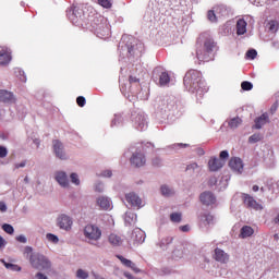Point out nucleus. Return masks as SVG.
I'll return each mask as SVG.
<instances>
[{"instance_id": "nucleus-46", "label": "nucleus", "mask_w": 279, "mask_h": 279, "mask_svg": "<svg viewBox=\"0 0 279 279\" xmlns=\"http://www.w3.org/2000/svg\"><path fill=\"white\" fill-rule=\"evenodd\" d=\"M76 104L77 106H80V108H84V106H86V98H84L83 96H78L76 98Z\"/></svg>"}, {"instance_id": "nucleus-32", "label": "nucleus", "mask_w": 279, "mask_h": 279, "mask_svg": "<svg viewBox=\"0 0 279 279\" xmlns=\"http://www.w3.org/2000/svg\"><path fill=\"white\" fill-rule=\"evenodd\" d=\"M186 171H191L192 173H197L199 175V171H202V168L199 165L193 162L186 166Z\"/></svg>"}, {"instance_id": "nucleus-64", "label": "nucleus", "mask_w": 279, "mask_h": 279, "mask_svg": "<svg viewBox=\"0 0 279 279\" xmlns=\"http://www.w3.org/2000/svg\"><path fill=\"white\" fill-rule=\"evenodd\" d=\"M210 184H217V179H210Z\"/></svg>"}, {"instance_id": "nucleus-17", "label": "nucleus", "mask_w": 279, "mask_h": 279, "mask_svg": "<svg viewBox=\"0 0 279 279\" xmlns=\"http://www.w3.org/2000/svg\"><path fill=\"white\" fill-rule=\"evenodd\" d=\"M96 204L101 210H112V201L108 196H99Z\"/></svg>"}, {"instance_id": "nucleus-51", "label": "nucleus", "mask_w": 279, "mask_h": 279, "mask_svg": "<svg viewBox=\"0 0 279 279\" xmlns=\"http://www.w3.org/2000/svg\"><path fill=\"white\" fill-rule=\"evenodd\" d=\"M101 178H112V171L111 170H105L101 172Z\"/></svg>"}, {"instance_id": "nucleus-12", "label": "nucleus", "mask_w": 279, "mask_h": 279, "mask_svg": "<svg viewBox=\"0 0 279 279\" xmlns=\"http://www.w3.org/2000/svg\"><path fill=\"white\" fill-rule=\"evenodd\" d=\"M82 9L80 7H73L68 11V19L73 23V25H77L80 23V19L83 16Z\"/></svg>"}, {"instance_id": "nucleus-4", "label": "nucleus", "mask_w": 279, "mask_h": 279, "mask_svg": "<svg viewBox=\"0 0 279 279\" xmlns=\"http://www.w3.org/2000/svg\"><path fill=\"white\" fill-rule=\"evenodd\" d=\"M83 234L90 245H95L96 241L101 239V229L96 225H87L83 230Z\"/></svg>"}, {"instance_id": "nucleus-20", "label": "nucleus", "mask_w": 279, "mask_h": 279, "mask_svg": "<svg viewBox=\"0 0 279 279\" xmlns=\"http://www.w3.org/2000/svg\"><path fill=\"white\" fill-rule=\"evenodd\" d=\"M0 101H2V104H14L16 98H14V94H12V92L0 89Z\"/></svg>"}, {"instance_id": "nucleus-29", "label": "nucleus", "mask_w": 279, "mask_h": 279, "mask_svg": "<svg viewBox=\"0 0 279 279\" xmlns=\"http://www.w3.org/2000/svg\"><path fill=\"white\" fill-rule=\"evenodd\" d=\"M252 234H254V229L250 226H244L242 229H241V233H240V236L242 239H247V236H252Z\"/></svg>"}, {"instance_id": "nucleus-61", "label": "nucleus", "mask_w": 279, "mask_h": 279, "mask_svg": "<svg viewBox=\"0 0 279 279\" xmlns=\"http://www.w3.org/2000/svg\"><path fill=\"white\" fill-rule=\"evenodd\" d=\"M130 82L131 83L138 82V78L135 76H130Z\"/></svg>"}, {"instance_id": "nucleus-1", "label": "nucleus", "mask_w": 279, "mask_h": 279, "mask_svg": "<svg viewBox=\"0 0 279 279\" xmlns=\"http://www.w3.org/2000/svg\"><path fill=\"white\" fill-rule=\"evenodd\" d=\"M183 84L190 93H196L199 97L204 96V93H208L206 83L202 81V73L197 70H190L185 73Z\"/></svg>"}, {"instance_id": "nucleus-23", "label": "nucleus", "mask_w": 279, "mask_h": 279, "mask_svg": "<svg viewBox=\"0 0 279 279\" xmlns=\"http://www.w3.org/2000/svg\"><path fill=\"white\" fill-rule=\"evenodd\" d=\"M108 243H110L112 247H121V245H123V240L121 239V235L111 233L108 236Z\"/></svg>"}, {"instance_id": "nucleus-53", "label": "nucleus", "mask_w": 279, "mask_h": 279, "mask_svg": "<svg viewBox=\"0 0 279 279\" xmlns=\"http://www.w3.org/2000/svg\"><path fill=\"white\" fill-rule=\"evenodd\" d=\"M230 154L228 153V150L220 151V160H226V158H228Z\"/></svg>"}, {"instance_id": "nucleus-18", "label": "nucleus", "mask_w": 279, "mask_h": 279, "mask_svg": "<svg viewBox=\"0 0 279 279\" xmlns=\"http://www.w3.org/2000/svg\"><path fill=\"white\" fill-rule=\"evenodd\" d=\"M199 199L204 206H213V204L217 202V198L213 192H203L199 196Z\"/></svg>"}, {"instance_id": "nucleus-5", "label": "nucleus", "mask_w": 279, "mask_h": 279, "mask_svg": "<svg viewBox=\"0 0 279 279\" xmlns=\"http://www.w3.org/2000/svg\"><path fill=\"white\" fill-rule=\"evenodd\" d=\"M204 47H205L206 53L203 54L202 52L197 51L196 56L198 60H201L202 62H208V60H210V57L208 56V53H213L215 51L217 44H215V40L208 38L205 40Z\"/></svg>"}, {"instance_id": "nucleus-13", "label": "nucleus", "mask_w": 279, "mask_h": 279, "mask_svg": "<svg viewBox=\"0 0 279 279\" xmlns=\"http://www.w3.org/2000/svg\"><path fill=\"white\" fill-rule=\"evenodd\" d=\"M243 202L246 208H252L253 210H263V206L250 194H243Z\"/></svg>"}, {"instance_id": "nucleus-49", "label": "nucleus", "mask_w": 279, "mask_h": 279, "mask_svg": "<svg viewBox=\"0 0 279 279\" xmlns=\"http://www.w3.org/2000/svg\"><path fill=\"white\" fill-rule=\"evenodd\" d=\"M153 165L154 167H161L162 166V159H160L159 157H156L153 159Z\"/></svg>"}, {"instance_id": "nucleus-56", "label": "nucleus", "mask_w": 279, "mask_h": 279, "mask_svg": "<svg viewBox=\"0 0 279 279\" xmlns=\"http://www.w3.org/2000/svg\"><path fill=\"white\" fill-rule=\"evenodd\" d=\"M117 123H121V118L116 116V118L111 122V125H117Z\"/></svg>"}, {"instance_id": "nucleus-6", "label": "nucleus", "mask_w": 279, "mask_h": 279, "mask_svg": "<svg viewBox=\"0 0 279 279\" xmlns=\"http://www.w3.org/2000/svg\"><path fill=\"white\" fill-rule=\"evenodd\" d=\"M142 243H145V231L141 228H135L129 238V245L137 247V245H142Z\"/></svg>"}, {"instance_id": "nucleus-38", "label": "nucleus", "mask_w": 279, "mask_h": 279, "mask_svg": "<svg viewBox=\"0 0 279 279\" xmlns=\"http://www.w3.org/2000/svg\"><path fill=\"white\" fill-rule=\"evenodd\" d=\"M170 219L173 221V223H180V221H182V214L173 213L170 215Z\"/></svg>"}, {"instance_id": "nucleus-54", "label": "nucleus", "mask_w": 279, "mask_h": 279, "mask_svg": "<svg viewBox=\"0 0 279 279\" xmlns=\"http://www.w3.org/2000/svg\"><path fill=\"white\" fill-rule=\"evenodd\" d=\"M5 245H8V242L5 241V239H3V236L0 235V250H3Z\"/></svg>"}, {"instance_id": "nucleus-45", "label": "nucleus", "mask_w": 279, "mask_h": 279, "mask_svg": "<svg viewBox=\"0 0 279 279\" xmlns=\"http://www.w3.org/2000/svg\"><path fill=\"white\" fill-rule=\"evenodd\" d=\"M207 19L211 23H217V15L215 14V11H208Z\"/></svg>"}, {"instance_id": "nucleus-37", "label": "nucleus", "mask_w": 279, "mask_h": 279, "mask_svg": "<svg viewBox=\"0 0 279 279\" xmlns=\"http://www.w3.org/2000/svg\"><path fill=\"white\" fill-rule=\"evenodd\" d=\"M76 278L78 279H88V271L80 268L76 270Z\"/></svg>"}, {"instance_id": "nucleus-11", "label": "nucleus", "mask_w": 279, "mask_h": 279, "mask_svg": "<svg viewBox=\"0 0 279 279\" xmlns=\"http://www.w3.org/2000/svg\"><path fill=\"white\" fill-rule=\"evenodd\" d=\"M52 145L53 151L59 160H69V155L64 151V144H62V142L54 140Z\"/></svg>"}, {"instance_id": "nucleus-57", "label": "nucleus", "mask_w": 279, "mask_h": 279, "mask_svg": "<svg viewBox=\"0 0 279 279\" xmlns=\"http://www.w3.org/2000/svg\"><path fill=\"white\" fill-rule=\"evenodd\" d=\"M180 230L182 232H189V230H191V228L189 227V225H185V226L180 227Z\"/></svg>"}, {"instance_id": "nucleus-36", "label": "nucleus", "mask_w": 279, "mask_h": 279, "mask_svg": "<svg viewBox=\"0 0 279 279\" xmlns=\"http://www.w3.org/2000/svg\"><path fill=\"white\" fill-rule=\"evenodd\" d=\"M70 180L75 186H80L81 181H80V175L75 172L70 174Z\"/></svg>"}, {"instance_id": "nucleus-47", "label": "nucleus", "mask_w": 279, "mask_h": 279, "mask_svg": "<svg viewBox=\"0 0 279 279\" xmlns=\"http://www.w3.org/2000/svg\"><path fill=\"white\" fill-rule=\"evenodd\" d=\"M258 56V52L254 49H251L246 52V58H250L251 60H254Z\"/></svg>"}, {"instance_id": "nucleus-24", "label": "nucleus", "mask_w": 279, "mask_h": 279, "mask_svg": "<svg viewBox=\"0 0 279 279\" xmlns=\"http://www.w3.org/2000/svg\"><path fill=\"white\" fill-rule=\"evenodd\" d=\"M215 259L218 260V263H228V260H230V255H228V253H225L221 248H216Z\"/></svg>"}, {"instance_id": "nucleus-35", "label": "nucleus", "mask_w": 279, "mask_h": 279, "mask_svg": "<svg viewBox=\"0 0 279 279\" xmlns=\"http://www.w3.org/2000/svg\"><path fill=\"white\" fill-rule=\"evenodd\" d=\"M260 141H263V135H260V133H255L248 137V143L252 144L258 143Z\"/></svg>"}, {"instance_id": "nucleus-25", "label": "nucleus", "mask_w": 279, "mask_h": 279, "mask_svg": "<svg viewBox=\"0 0 279 279\" xmlns=\"http://www.w3.org/2000/svg\"><path fill=\"white\" fill-rule=\"evenodd\" d=\"M185 252L186 247H184V245L175 246V248L172 251V257L174 260H180V258H184Z\"/></svg>"}, {"instance_id": "nucleus-48", "label": "nucleus", "mask_w": 279, "mask_h": 279, "mask_svg": "<svg viewBox=\"0 0 279 279\" xmlns=\"http://www.w3.org/2000/svg\"><path fill=\"white\" fill-rule=\"evenodd\" d=\"M95 191L97 193H104V184L101 182H96L95 183Z\"/></svg>"}, {"instance_id": "nucleus-10", "label": "nucleus", "mask_w": 279, "mask_h": 279, "mask_svg": "<svg viewBox=\"0 0 279 279\" xmlns=\"http://www.w3.org/2000/svg\"><path fill=\"white\" fill-rule=\"evenodd\" d=\"M125 199L132 208H143V198L134 192L125 194Z\"/></svg>"}, {"instance_id": "nucleus-3", "label": "nucleus", "mask_w": 279, "mask_h": 279, "mask_svg": "<svg viewBox=\"0 0 279 279\" xmlns=\"http://www.w3.org/2000/svg\"><path fill=\"white\" fill-rule=\"evenodd\" d=\"M93 27L95 29L98 38H108L110 36V24L108 23V19L99 15L95 17Z\"/></svg>"}, {"instance_id": "nucleus-26", "label": "nucleus", "mask_w": 279, "mask_h": 279, "mask_svg": "<svg viewBox=\"0 0 279 279\" xmlns=\"http://www.w3.org/2000/svg\"><path fill=\"white\" fill-rule=\"evenodd\" d=\"M171 243H173V238L167 236V238H162V239L157 243V246L160 247V250H161L162 252H167V250H169V245H171Z\"/></svg>"}, {"instance_id": "nucleus-58", "label": "nucleus", "mask_w": 279, "mask_h": 279, "mask_svg": "<svg viewBox=\"0 0 279 279\" xmlns=\"http://www.w3.org/2000/svg\"><path fill=\"white\" fill-rule=\"evenodd\" d=\"M123 276H125V278H128V279H134V276H132V274H130L128 271H124Z\"/></svg>"}, {"instance_id": "nucleus-40", "label": "nucleus", "mask_w": 279, "mask_h": 279, "mask_svg": "<svg viewBox=\"0 0 279 279\" xmlns=\"http://www.w3.org/2000/svg\"><path fill=\"white\" fill-rule=\"evenodd\" d=\"M47 241H49L50 243H59L60 239L58 238V235L52 234V233H48L46 235Z\"/></svg>"}, {"instance_id": "nucleus-33", "label": "nucleus", "mask_w": 279, "mask_h": 279, "mask_svg": "<svg viewBox=\"0 0 279 279\" xmlns=\"http://www.w3.org/2000/svg\"><path fill=\"white\" fill-rule=\"evenodd\" d=\"M1 263H3L4 267L11 271H21V267L16 264L7 263L4 259H1Z\"/></svg>"}, {"instance_id": "nucleus-21", "label": "nucleus", "mask_w": 279, "mask_h": 279, "mask_svg": "<svg viewBox=\"0 0 279 279\" xmlns=\"http://www.w3.org/2000/svg\"><path fill=\"white\" fill-rule=\"evenodd\" d=\"M269 123V114L263 113L260 117L255 119V124L253 125L254 130H263L264 125Z\"/></svg>"}, {"instance_id": "nucleus-9", "label": "nucleus", "mask_w": 279, "mask_h": 279, "mask_svg": "<svg viewBox=\"0 0 279 279\" xmlns=\"http://www.w3.org/2000/svg\"><path fill=\"white\" fill-rule=\"evenodd\" d=\"M57 226L60 228V230H65V232H69L73 226V219H71L70 216L62 214L57 218Z\"/></svg>"}, {"instance_id": "nucleus-2", "label": "nucleus", "mask_w": 279, "mask_h": 279, "mask_svg": "<svg viewBox=\"0 0 279 279\" xmlns=\"http://www.w3.org/2000/svg\"><path fill=\"white\" fill-rule=\"evenodd\" d=\"M25 254H27L31 267H33V269H38L39 271H48V269H51V260H49V258L44 254L34 252L32 246L25 247Z\"/></svg>"}, {"instance_id": "nucleus-22", "label": "nucleus", "mask_w": 279, "mask_h": 279, "mask_svg": "<svg viewBox=\"0 0 279 279\" xmlns=\"http://www.w3.org/2000/svg\"><path fill=\"white\" fill-rule=\"evenodd\" d=\"M117 258L122 263V265H124V267H130V269H132V271H134L135 274H141V270L138 269V267H136V264H134L132 260L121 255H117Z\"/></svg>"}, {"instance_id": "nucleus-43", "label": "nucleus", "mask_w": 279, "mask_h": 279, "mask_svg": "<svg viewBox=\"0 0 279 279\" xmlns=\"http://www.w3.org/2000/svg\"><path fill=\"white\" fill-rule=\"evenodd\" d=\"M242 90H252L254 88V85L247 81L242 82L241 84Z\"/></svg>"}, {"instance_id": "nucleus-42", "label": "nucleus", "mask_w": 279, "mask_h": 279, "mask_svg": "<svg viewBox=\"0 0 279 279\" xmlns=\"http://www.w3.org/2000/svg\"><path fill=\"white\" fill-rule=\"evenodd\" d=\"M2 230L5 231L7 234H14V227H12V225H2Z\"/></svg>"}, {"instance_id": "nucleus-59", "label": "nucleus", "mask_w": 279, "mask_h": 279, "mask_svg": "<svg viewBox=\"0 0 279 279\" xmlns=\"http://www.w3.org/2000/svg\"><path fill=\"white\" fill-rule=\"evenodd\" d=\"M278 110V105H272L271 106V108H270V112H272V114H274V112H276Z\"/></svg>"}, {"instance_id": "nucleus-31", "label": "nucleus", "mask_w": 279, "mask_h": 279, "mask_svg": "<svg viewBox=\"0 0 279 279\" xmlns=\"http://www.w3.org/2000/svg\"><path fill=\"white\" fill-rule=\"evenodd\" d=\"M241 123H243V120H241L239 117H235L229 121V128H231V130H236Z\"/></svg>"}, {"instance_id": "nucleus-50", "label": "nucleus", "mask_w": 279, "mask_h": 279, "mask_svg": "<svg viewBox=\"0 0 279 279\" xmlns=\"http://www.w3.org/2000/svg\"><path fill=\"white\" fill-rule=\"evenodd\" d=\"M8 156V148L0 146V158H5Z\"/></svg>"}, {"instance_id": "nucleus-60", "label": "nucleus", "mask_w": 279, "mask_h": 279, "mask_svg": "<svg viewBox=\"0 0 279 279\" xmlns=\"http://www.w3.org/2000/svg\"><path fill=\"white\" fill-rule=\"evenodd\" d=\"M252 191H254V193H257V191H260V187L258 185H253Z\"/></svg>"}, {"instance_id": "nucleus-63", "label": "nucleus", "mask_w": 279, "mask_h": 279, "mask_svg": "<svg viewBox=\"0 0 279 279\" xmlns=\"http://www.w3.org/2000/svg\"><path fill=\"white\" fill-rule=\"evenodd\" d=\"M34 143H35V145H37V147H40V141L39 140H35Z\"/></svg>"}, {"instance_id": "nucleus-14", "label": "nucleus", "mask_w": 279, "mask_h": 279, "mask_svg": "<svg viewBox=\"0 0 279 279\" xmlns=\"http://www.w3.org/2000/svg\"><path fill=\"white\" fill-rule=\"evenodd\" d=\"M54 180L59 185H61L62 189H69L71 186L69 175L64 171H57L54 173Z\"/></svg>"}, {"instance_id": "nucleus-7", "label": "nucleus", "mask_w": 279, "mask_h": 279, "mask_svg": "<svg viewBox=\"0 0 279 279\" xmlns=\"http://www.w3.org/2000/svg\"><path fill=\"white\" fill-rule=\"evenodd\" d=\"M153 77L159 81V86H167L171 82V76L162 68H156L153 72Z\"/></svg>"}, {"instance_id": "nucleus-19", "label": "nucleus", "mask_w": 279, "mask_h": 279, "mask_svg": "<svg viewBox=\"0 0 279 279\" xmlns=\"http://www.w3.org/2000/svg\"><path fill=\"white\" fill-rule=\"evenodd\" d=\"M223 165H226V161L216 157H213L208 161L209 171H219V169L223 168Z\"/></svg>"}, {"instance_id": "nucleus-27", "label": "nucleus", "mask_w": 279, "mask_h": 279, "mask_svg": "<svg viewBox=\"0 0 279 279\" xmlns=\"http://www.w3.org/2000/svg\"><path fill=\"white\" fill-rule=\"evenodd\" d=\"M247 32V22L245 20H238L236 22V34L238 36H243Z\"/></svg>"}, {"instance_id": "nucleus-30", "label": "nucleus", "mask_w": 279, "mask_h": 279, "mask_svg": "<svg viewBox=\"0 0 279 279\" xmlns=\"http://www.w3.org/2000/svg\"><path fill=\"white\" fill-rule=\"evenodd\" d=\"M124 221L128 226H132V223H136V216L132 211H128L124 216Z\"/></svg>"}, {"instance_id": "nucleus-28", "label": "nucleus", "mask_w": 279, "mask_h": 279, "mask_svg": "<svg viewBox=\"0 0 279 279\" xmlns=\"http://www.w3.org/2000/svg\"><path fill=\"white\" fill-rule=\"evenodd\" d=\"M160 193L163 197H173L175 195V191L167 184L161 185Z\"/></svg>"}, {"instance_id": "nucleus-55", "label": "nucleus", "mask_w": 279, "mask_h": 279, "mask_svg": "<svg viewBox=\"0 0 279 279\" xmlns=\"http://www.w3.org/2000/svg\"><path fill=\"white\" fill-rule=\"evenodd\" d=\"M16 241H19V243H27V238H25V235H19Z\"/></svg>"}, {"instance_id": "nucleus-41", "label": "nucleus", "mask_w": 279, "mask_h": 279, "mask_svg": "<svg viewBox=\"0 0 279 279\" xmlns=\"http://www.w3.org/2000/svg\"><path fill=\"white\" fill-rule=\"evenodd\" d=\"M268 29H269V32H272V34L276 33V32H278V22H276V21H270V22L268 23Z\"/></svg>"}, {"instance_id": "nucleus-16", "label": "nucleus", "mask_w": 279, "mask_h": 279, "mask_svg": "<svg viewBox=\"0 0 279 279\" xmlns=\"http://www.w3.org/2000/svg\"><path fill=\"white\" fill-rule=\"evenodd\" d=\"M229 167L234 173H243V160L239 157H233L229 161Z\"/></svg>"}, {"instance_id": "nucleus-34", "label": "nucleus", "mask_w": 279, "mask_h": 279, "mask_svg": "<svg viewBox=\"0 0 279 279\" xmlns=\"http://www.w3.org/2000/svg\"><path fill=\"white\" fill-rule=\"evenodd\" d=\"M201 220L204 222V223H207V226H210L211 223H214L215 221V217L210 214H204L201 218Z\"/></svg>"}, {"instance_id": "nucleus-39", "label": "nucleus", "mask_w": 279, "mask_h": 279, "mask_svg": "<svg viewBox=\"0 0 279 279\" xmlns=\"http://www.w3.org/2000/svg\"><path fill=\"white\" fill-rule=\"evenodd\" d=\"M99 5H101V8H106L107 10H110V8H112V0H97Z\"/></svg>"}, {"instance_id": "nucleus-52", "label": "nucleus", "mask_w": 279, "mask_h": 279, "mask_svg": "<svg viewBox=\"0 0 279 279\" xmlns=\"http://www.w3.org/2000/svg\"><path fill=\"white\" fill-rule=\"evenodd\" d=\"M8 211V205H5V202H0V213H7Z\"/></svg>"}, {"instance_id": "nucleus-15", "label": "nucleus", "mask_w": 279, "mask_h": 279, "mask_svg": "<svg viewBox=\"0 0 279 279\" xmlns=\"http://www.w3.org/2000/svg\"><path fill=\"white\" fill-rule=\"evenodd\" d=\"M12 61V52L8 47H0V64L7 66Z\"/></svg>"}, {"instance_id": "nucleus-44", "label": "nucleus", "mask_w": 279, "mask_h": 279, "mask_svg": "<svg viewBox=\"0 0 279 279\" xmlns=\"http://www.w3.org/2000/svg\"><path fill=\"white\" fill-rule=\"evenodd\" d=\"M27 167V161H21L13 165V171H16V169H25Z\"/></svg>"}, {"instance_id": "nucleus-62", "label": "nucleus", "mask_w": 279, "mask_h": 279, "mask_svg": "<svg viewBox=\"0 0 279 279\" xmlns=\"http://www.w3.org/2000/svg\"><path fill=\"white\" fill-rule=\"evenodd\" d=\"M140 128H141V130H145V128H146V124H145V122H143V123H140Z\"/></svg>"}, {"instance_id": "nucleus-8", "label": "nucleus", "mask_w": 279, "mask_h": 279, "mask_svg": "<svg viewBox=\"0 0 279 279\" xmlns=\"http://www.w3.org/2000/svg\"><path fill=\"white\" fill-rule=\"evenodd\" d=\"M130 162L132 167L141 168L145 167L147 163V158L145 157V154L141 150H136L132 154Z\"/></svg>"}]
</instances>
